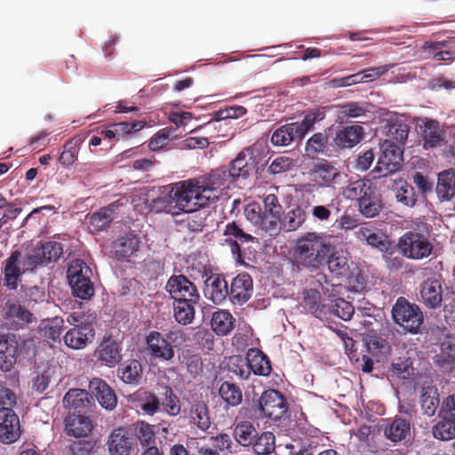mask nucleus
<instances>
[{"mask_svg":"<svg viewBox=\"0 0 455 455\" xmlns=\"http://www.w3.org/2000/svg\"><path fill=\"white\" fill-rule=\"evenodd\" d=\"M235 181L226 166L212 170L198 178L176 182L175 199L180 206H208L218 200L222 190Z\"/></svg>","mask_w":455,"mask_h":455,"instance_id":"obj_1","label":"nucleus"},{"mask_svg":"<svg viewBox=\"0 0 455 455\" xmlns=\"http://www.w3.org/2000/svg\"><path fill=\"white\" fill-rule=\"evenodd\" d=\"M260 198L262 204L258 202L248 204L244 208V215L258 229L270 235H276L282 226L283 206L273 193L264 194Z\"/></svg>","mask_w":455,"mask_h":455,"instance_id":"obj_2","label":"nucleus"},{"mask_svg":"<svg viewBox=\"0 0 455 455\" xmlns=\"http://www.w3.org/2000/svg\"><path fill=\"white\" fill-rule=\"evenodd\" d=\"M332 246L315 232H308L297 239L293 247V259L299 266L311 271L323 266Z\"/></svg>","mask_w":455,"mask_h":455,"instance_id":"obj_3","label":"nucleus"},{"mask_svg":"<svg viewBox=\"0 0 455 455\" xmlns=\"http://www.w3.org/2000/svg\"><path fill=\"white\" fill-rule=\"evenodd\" d=\"M176 190V184H172L171 189L165 197L154 200L155 207L173 216L180 212L187 213L186 218L180 220L181 223L192 232H201L206 226V219L209 215L208 211L205 210L207 206L197 207L196 205V207H184L182 209V206H180L175 199Z\"/></svg>","mask_w":455,"mask_h":455,"instance_id":"obj_4","label":"nucleus"},{"mask_svg":"<svg viewBox=\"0 0 455 455\" xmlns=\"http://www.w3.org/2000/svg\"><path fill=\"white\" fill-rule=\"evenodd\" d=\"M184 332L172 330L163 335L157 331H150L145 337L146 349L153 359L169 362L174 358L175 350L172 345L177 340H184Z\"/></svg>","mask_w":455,"mask_h":455,"instance_id":"obj_5","label":"nucleus"},{"mask_svg":"<svg viewBox=\"0 0 455 455\" xmlns=\"http://www.w3.org/2000/svg\"><path fill=\"white\" fill-rule=\"evenodd\" d=\"M92 269L81 259L72 261L67 276L75 297L89 299L94 295V286L91 281Z\"/></svg>","mask_w":455,"mask_h":455,"instance_id":"obj_6","label":"nucleus"},{"mask_svg":"<svg viewBox=\"0 0 455 455\" xmlns=\"http://www.w3.org/2000/svg\"><path fill=\"white\" fill-rule=\"evenodd\" d=\"M392 317L395 323L411 333H417L423 323V314L415 304L400 297L392 308Z\"/></svg>","mask_w":455,"mask_h":455,"instance_id":"obj_7","label":"nucleus"},{"mask_svg":"<svg viewBox=\"0 0 455 455\" xmlns=\"http://www.w3.org/2000/svg\"><path fill=\"white\" fill-rule=\"evenodd\" d=\"M398 247L403 256L411 259H422L428 257L433 245L428 239L419 232L407 231L398 241Z\"/></svg>","mask_w":455,"mask_h":455,"instance_id":"obj_8","label":"nucleus"},{"mask_svg":"<svg viewBox=\"0 0 455 455\" xmlns=\"http://www.w3.org/2000/svg\"><path fill=\"white\" fill-rule=\"evenodd\" d=\"M288 403L284 395L275 389H268L264 391L257 405L260 418H267L274 421H277L288 411Z\"/></svg>","mask_w":455,"mask_h":455,"instance_id":"obj_9","label":"nucleus"},{"mask_svg":"<svg viewBox=\"0 0 455 455\" xmlns=\"http://www.w3.org/2000/svg\"><path fill=\"white\" fill-rule=\"evenodd\" d=\"M380 148L381 155L374 170L379 173V176L386 177L400 169L403 162V148L402 145L390 140H385Z\"/></svg>","mask_w":455,"mask_h":455,"instance_id":"obj_10","label":"nucleus"},{"mask_svg":"<svg viewBox=\"0 0 455 455\" xmlns=\"http://www.w3.org/2000/svg\"><path fill=\"white\" fill-rule=\"evenodd\" d=\"M259 154L254 146L243 148L237 156L226 166L235 180L239 178L247 179L257 171Z\"/></svg>","mask_w":455,"mask_h":455,"instance_id":"obj_11","label":"nucleus"},{"mask_svg":"<svg viewBox=\"0 0 455 455\" xmlns=\"http://www.w3.org/2000/svg\"><path fill=\"white\" fill-rule=\"evenodd\" d=\"M63 254V246L56 241L40 243L34 249L33 253L25 257L27 269H35L41 264L56 262Z\"/></svg>","mask_w":455,"mask_h":455,"instance_id":"obj_12","label":"nucleus"},{"mask_svg":"<svg viewBox=\"0 0 455 455\" xmlns=\"http://www.w3.org/2000/svg\"><path fill=\"white\" fill-rule=\"evenodd\" d=\"M340 178V172L334 162L321 160L314 164L308 172V179L321 188H331Z\"/></svg>","mask_w":455,"mask_h":455,"instance_id":"obj_13","label":"nucleus"},{"mask_svg":"<svg viewBox=\"0 0 455 455\" xmlns=\"http://www.w3.org/2000/svg\"><path fill=\"white\" fill-rule=\"evenodd\" d=\"M166 291L174 300L199 301L196 284L184 275H172L165 285Z\"/></svg>","mask_w":455,"mask_h":455,"instance_id":"obj_14","label":"nucleus"},{"mask_svg":"<svg viewBox=\"0 0 455 455\" xmlns=\"http://www.w3.org/2000/svg\"><path fill=\"white\" fill-rule=\"evenodd\" d=\"M25 257L22 259V252L19 250L13 251L5 259L4 267V285L10 290H16L21 282L23 274L34 269H27Z\"/></svg>","mask_w":455,"mask_h":455,"instance_id":"obj_15","label":"nucleus"},{"mask_svg":"<svg viewBox=\"0 0 455 455\" xmlns=\"http://www.w3.org/2000/svg\"><path fill=\"white\" fill-rule=\"evenodd\" d=\"M201 275L202 278L205 277V298L216 305L221 304L228 297L229 287L225 277L220 274L208 275L205 266Z\"/></svg>","mask_w":455,"mask_h":455,"instance_id":"obj_16","label":"nucleus"},{"mask_svg":"<svg viewBox=\"0 0 455 455\" xmlns=\"http://www.w3.org/2000/svg\"><path fill=\"white\" fill-rule=\"evenodd\" d=\"M133 445V435L124 427L112 430L107 440L108 451L110 455H131Z\"/></svg>","mask_w":455,"mask_h":455,"instance_id":"obj_17","label":"nucleus"},{"mask_svg":"<svg viewBox=\"0 0 455 455\" xmlns=\"http://www.w3.org/2000/svg\"><path fill=\"white\" fill-rule=\"evenodd\" d=\"M20 436V425L17 414L12 408H0V442L5 444L15 443Z\"/></svg>","mask_w":455,"mask_h":455,"instance_id":"obj_18","label":"nucleus"},{"mask_svg":"<svg viewBox=\"0 0 455 455\" xmlns=\"http://www.w3.org/2000/svg\"><path fill=\"white\" fill-rule=\"evenodd\" d=\"M252 290L251 277L247 273H242L232 280L228 290V298L233 304L243 305L251 299Z\"/></svg>","mask_w":455,"mask_h":455,"instance_id":"obj_19","label":"nucleus"},{"mask_svg":"<svg viewBox=\"0 0 455 455\" xmlns=\"http://www.w3.org/2000/svg\"><path fill=\"white\" fill-rule=\"evenodd\" d=\"M93 402L92 395L84 389H70L63 397L62 403L70 413H88Z\"/></svg>","mask_w":455,"mask_h":455,"instance_id":"obj_20","label":"nucleus"},{"mask_svg":"<svg viewBox=\"0 0 455 455\" xmlns=\"http://www.w3.org/2000/svg\"><path fill=\"white\" fill-rule=\"evenodd\" d=\"M419 300L428 308L439 307L443 301L441 282L435 278H427L419 285Z\"/></svg>","mask_w":455,"mask_h":455,"instance_id":"obj_21","label":"nucleus"},{"mask_svg":"<svg viewBox=\"0 0 455 455\" xmlns=\"http://www.w3.org/2000/svg\"><path fill=\"white\" fill-rule=\"evenodd\" d=\"M94 329L90 325H78L70 328L64 335V343L73 349H83L94 339Z\"/></svg>","mask_w":455,"mask_h":455,"instance_id":"obj_22","label":"nucleus"},{"mask_svg":"<svg viewBox=\"0 0 455 455\" xmlns=\"http://www.w3.org/2000/svg\"><path fill=\"white\" fill-rule=\"evenodd\" d=\"M140 238L133 232H129L111 243V252L117 260L125 259L138 251Z\"/></svg>","mask_w":455,"mask_h":455,"instance_id":"obj_23","label":"nucleus"},{"mask_svg":"<svg viewBox=\"0 0 455 455\" xmlns=\"http://www.w3.org/2000/svg\"><path fill=\"white\" fill-rule=\"evenodd\" d=\"M409 131V125L397 116H390L382 126V133L387 137L386 140H390V141L402 146L407 140Z\"/></svg>","mask_w":455,"mask_h":455,"instance_id":"obj_24","label":"nucleus"},{"mask_svg":"<svg viewBox=\"0 0 455 455\" xmlns=\"http://www.w3.org/2000/svg\"><path fill=\"white\" fill-rule=\"evenodd\" d=\"M89 388L103 408L109 411L116 408L117 404L116 395L106 381L94 378L90 381Z\"/></svg>","mask_w":455,"mask_h":455,"instance_id":"obj_25","label":"nucleus"},{"mask_svg":"<svg viewBox=\"0 0 455 455\" xmlns=\"http://www.w3.org/2000/svg\"><path fill=\"white\" fill-rule=\"evenodd\" d=\"M419 130L426 149L440 147L444 141V131L435 120L426 118L419 124Z\"/></svg>","mask_w":455,"mask_h":455,"instance_id":"obj_26","label":"nucleus"},{"mask_svg":"<svg viewBox=\"0 0 455 455\" xmlns=\"http://www.w3.org/2000/svg\"><path fill=\"white\" fill-rule=\"evenodd\" d=\"M355 236L358 240L365 242L368 245L382 252H390L394 248L393 243L385 234L367 227H361L355 232Z\"/></svg>","mask_w":455,"mask_h":455,"instance_id":"obj_27","label":"nucleus"},{"mask_svg":"<svg viewBox=\"0 0 455 455\" xmlns=\"http://www.w3.org/2000/svg\"><path fill=\"white\" fill-rule=\"evenodd\" d=\"M411 423L409 419L395 417L386 424L384 427L385 437L392 443L406 442L411 437Z\"/></svg>","mask_w":455,"mask_h":455,"instance_id":"obj_28","label":"nucleus"},{"mask_svg":"<svg viewBox=\"0 0 455 455\" xmlns=\"http://www.w3.org/2000/svg\"><path fill=\"white\" fill-rule=\"evenodd\" d=\"M87 413H70L66 418V430L68 435L75 437L87 436L92 430V423Z\"/></svg>","mask_w":455,"mask_h":455,"instance_id":"obj_29","label":"nucleus"},{"mask_svg":"<svg viewBox=\"0 0 455 455\" xmlns=\"http://www.w3.org/2000/svg\"><path fill=\"white\" fill-rule=\"evenodd\" d=\"M363 133V129L360 125L345 126L336 133L333 141L341 149L351 148L360 142Z\"/></svg>","mask_w":455,"mask_h":455,"instance_id":"obj_30","label":"nucleus"},{"mask_svg":"<svg viewBox=\"0 0 455 455\" xmlns=\"http://www.w3.org/2000/svg\"><path fill=\"white\" fill-rule=\"evenodd\" d=\"M435 364L444 371H451L455 364V337L447 335L440 344Z\"/></svg>","mask_w":455,"mask_h":455,"instance_id":"obj_31","label":"nucleus"},{"mask_svg":"<svg viewBox=\"0 0 455 455\" xmlns=\"http://www.w3.org/2000/svg\"><path fill=\"white\" fill-rule=\"evenodd\" d=\"M17 343L9 339L8 336L0 335V369L10 371L17 362Z\"/></svg>","mask_w":455,"mask_h":455,"instance_id":"obj_32","label":"nucleus"},{"mask_svg":"<svg viewBox=\"0 0 455 455\" xmlns=\"http://www.w3.org/2000/svg\"><path fill=\"white\" fill-rule=\"evenodd\" d=\"M246 362L255 375L268 376L271 372L269 358L258 348H250L246 355Z\"/></svg>","mask_w":455,"mask_h":455,"instance_id":"obj_33","label":"nucleus"},{"mask_svg":"<svg viewBox=\"0 0 455 455\" xmlns=\"http://www.w3.org/2000/svg\"><path fill=\"white\" fill-rule=\"evenodd\" d=\"M97 352L99 361L109 367L117 364L122 358L119 343L111 339L103 340Z\"/></svg>","mask_w":455,"mask_h":455,"instance_id":"obj_34","label":"nucleus"},{"mask_svg":"<svg viewBox=\"0 0 455 455\" xmlns=\"http://www.w3.org/2000/svg\"><path fill=\"white\" fill-rule=\"evenodd\" d=\"M419 403L425 415L434 416L442 403L438 389L435 386L423 387L419 395Z\"/></svg>","mask_w":455,"mask_h":455,"instance_id":"obj_35","label":"nucleus"},{"mask_svg":"<svg viewBox=\"0 0 455 455\" xmlns=\"http://www.w3.org/2000/svg\"><path fill=\"white\" fill-rule=\"evenodd\" d=\"M143 368L140 361L132 359L121 363L117 375L121 380L129 385H138L142 378Z\"/></svg>","mask_w":455,"mask_h":455,"instance_id":"obj_36","label":"nucleus"},{"mask_svg":"<svg viewBox=\"0 0 455 455\" xmlns=\"http://www.w3.org/2000/svg\"><path fill=\"white\" fill-rule=\"evenodd\" d=\"M302 139L295 123H291L277 128L271 136V142L275 146L285 147Z\"/></svg>","mask_w":455,"mask_h":455,"instance_id":"obj_37","label":"nucleus"},{"mask_svg":"<svg viewBox=\"0 0 455 455\" xmlns=\"http://www.w3.org/2000/svg\"><path fill=\"white\" fill-rule=\"evenodd\" d=\"M258 431L250 420H240L234 423L233 437L243 447H250L257 437Z\"/></svg>","mask_w":455,"mask_h":455,"instance_id":"obj_38","label":"nucleus"},{"mask_svg":"<svg viewBox=\"0 0 455 455\" xmlns=\"http://www.w3.org/2000/svg\"><path fill=\"white\" fill-rule=\"evenodd\" d=\"M235 319L228 310H218L212 314L211 326L219 336L229 334L235 328Z\"/></svg>","mask_w":455,"mask_h":455,"instance_id":"obj_39","label":"nucleus"},{"mask_svg":"<svg viewBox=\"0 0 455 455\" xmlns=\"http://www.w3.org/2000/svg\"><path fill=\"white\" fill-rule=\"evenodd\" d=\"M218 393L225 403V408L237 407L243 402V392L239 386L230 381H223Z\"/></svg>","mask_w":455,"mask_h":455,"instance_id":"obj_40","label":"nucleus"},{"mask_svg":"<svg viewBox=\"0 0 455 455\" xmlns=\"http://www.w3.org/2000/svg\"><path fill=\"white\" fill-rule=\"evenodd\" d=\"M84 140L85 136L84 134H78L65 142L59 157L61 165L68 167L77 160L80 146Z\"/></svg>","mask_w":455,"mask_h":455,"instance_id":"obj_41","label":"nucleus"},{"mask_svg":"<svg viewBox=\"0 0 455 455\" xmlns=\"http://www.w3.org/2000/svg\"><path fill=\"white\" fill-rule=\"evenodd\" d=\"M375 187L372 186L369 180H357L350 181L343 188V196L349 200H355L359 204L367 195L371 192Z\"/></svg>","mask_w":455,"mask_h":455,"instance_id":"obj_42","label":"nucleus"},{"mask_svg":"<svg viewBox=\"0 0 455 455\" xmlns=\"http://www.w3.org/2000/svg\"><path fill=\"white\" fill-rule=\"evenodd\" d=\"M436 193L443 201L450 200L455 196V172L452 169L439 173Z\"/></svg>","mask_w":455,"mask_h":455,"instance_id":"obj_43","label":"nucleus"},{"mask_svg":"<svg viewBox=\"0 0 455 455\" xmlns=\"http://www.w3.org/2000/svg\"><path fill=\"white\" fill-rule=\"evenodd\" d=\"M117 206L110 204L106 207L100 208L98 212L90 217V227L93 232L104 230L114 220V213Z\"/></svg>","mask_w":455,"mask_h":455,"instance_id":"obj_44","label":"nucleus"},{"mask_svg":"<svg viewBox=\"0 0 455 455\" xmlns=\"http://www.w3.org/2000/svg\"><path fill=\"white\" fill-rule=\"evenodd\" d=\"M4 316L5 319H10L23 323H30L33 322V314L23 307L20 303L15 300L9 299L4 307Z\"/></svg>","mask_w":455,"mask_h":455,"instance_id":"obj_45","label":"nucleus"},{"mask_svg":"<svg viewBox=\"0 0 455 455\" xmlns=\"http://www.w3.org/2000/svg\"><path fill=\"white\" fill-rule=\"evenodd\" d=\"M199 301L174 300L173 313L177 323L187 325L192 323L195 318V305Z\"/></svg>","mask_w":455,"mask_h":455,"instance_id":"obj_46","label":"nucleus"},{"mask_svg":"<svg viewBox=\"0 0 455 455\" xmlns=\"http://www.w3.org/2000/svg\"><path fill=\"white\" fill-rule=\"evenodd\" d=\"M250 447L256 455H268L275 449V435L270 431L258 432Z\"/></svg>","mask_w":455,"mask_h":455,"instance_id":"obj_47","label":"nucleus"},{"mask_svg":"<svg viewBox=\"0 0 455 455\" xmlns=\"http://www.w3.org/2000/svg\"><path fill=\"white\" fill-rule=\"evenodd\" d=\"M380 196L377 193L376 188L368 192V195L358 204L360 212L366 218H373L382 210Z\"/></svg>","mask_w":455,"mask_h":455,"instance_id":"obj_48","label":"nucleus"},{"mask_svg":"<svg viewBox=\"0 0 455 455\" xmlns=\"http://www.w3.org/2000/svg\"><path fill=\"white\" fill-rule=\"evenodd\" d=\"M432 435L435 439L450 441L455 438V420L446 417H439V420L432 427Z\"/></svg>","mask_w":455,"mask_h":455,"instance_id":"obj_49","label":"nucleus"},{"mask_svg":"<svg viewBox=\"0 0 455 455\" xmlns=\"http://www.w3.org/2000/svg\"><path fill=\"white\" fill-rule=\"evenodd\" d=\"M329 137L325 132H316L307 141L305 150L308 156L315 157L328 151Z\"/></svg>","mask_w":455,"mask_h":455,"instance_id":"obj_50","label":"nucleus"},{"mask_svg":"<svg viewBox=\"0 0 455 455\" xmlns=\"http://www.w3.org/2000/svg\"><path fill=\"white\" fill-rule=\"evenodd\" d=\"M190 417L198 428L206 431L211 427V419L207 404L203 401L192 404Z\"/></svg>","mask_w":455,"mask_h":455,"instance_id":"obj_51","label":"nucleus"},{"mask_svg":"<svg viewBox=\"0 0 455 455\" xmlns=\"http://www.w3.org/2000/svg\"><path fill=\"white\" fill-rule=\"evenodd\" d=\"M306 219L305 210L300 206H296L284 215L283 221L281 220V228L287 232L295 231L302 226Z\"/></svg>","mask_w":455,"mask_h":455,"instance_id":"obj_52","label":"nucleus"},{"mask_svg":"<svg viewBox=\"0 0 455 455\" xmlns=\"http://www.w3.org/2000/svg\"><path fill=\"white\" fill-rule=\"evenodd\" d=\"M322 296L316 289H307L303 292V307L315 316L321 317L324 306L321 304Z\"/></svg>","mask_w":455,"mask_h":455,"instance_id":"obj_53","label":"nucleus"},{"mask_svg":"<svg viewBox=\"0 0 455 455\" xmlns=\"http://www.w3.org/2000/svg\"><path fill=\"white\" fill-rule=\"evenodd\" d=\"M156 433L155 426L145 421H140L137 425L136 436L140 445L145 449L157 447L156 445Z\"/></svg>","mask_w":455,"mask_h":455,"instance_id":"obj_54","label":"nucleus"},{"mask_svg":"<svg viewBox=\"0 0 455 455\" xmlns=\"http://www.w3.org/2000/svg\"><path fill=\"white\" fill-rule=\"evenodd\" d=\"M325 117V110L323 108H316L309 109L301 122H295L301 136L305 135L313 128L316 122L322 121Z\"/></svg>","mask_w":455,"mask_h":455,"instance_id":"obj_55","label":"nucleus"},{"mask_svg":"<svg viewBox=\"0 0 455 455\" xmlns=\"http://www.w3.org/2000/svg\"><path fill=\"white\" fill-rule=\"evenodd\" d=\"M328 310L331 314L344 321L350 320L355 313L354 306L342 298L332 299L329 304Z\"/></svg>","mask_w":455,"mask_h":455,"instance_id":"obj_56","label":"nucleus"},{"mask_svg":"<svg viewBox=\"0 0 455 455\" xmlns=\"http://www.w3.org/2000/svg\"><path fill=\"white\" fill-rule=\"evenodd\" d=\"M330 272L336 277L347 276L348 273V263L346 257L338 255L331 251L326 262Z\"/></svg>","mask_w":455,"mask_h":455,"instance_id":"obj_57","label":"nucleus"},{"mask_svg":"<svg viewBox=\"0 0 455 455\" xmlns=\"http://www.w3.org/2000/svg\"><path fill=\"white\" fill-rule=\"evenodd\" d=\"M223 235L227 237L226 239L237 240L241 243L253 242L254 237L246 233L242 225L236 221L228 222L226 225Z\"/></svg>","mask_w":455,"mask_h":455,"instance_id":"obj_58","label":"nucleus"},{"mask_svg":"<svg viewBox=\"0 0 455 455\" xmlns=\"http://www.w3.org/2000/svg\"><path fill=\"white\" fill-rule=\"evenodd\" d=\"M392 374L404 380L413 379L415 372L410 358H398L392 363Z\"/></svg>","mask_w":455,"mask_h":455,"instance_id":"obj_59","label":"nucleus"},{"mask_svg":"<svg viewBox=\"0 0 455 455\" xmlns=\"http://www.w3.org/2000/svg\"><path fill=\"white\" fill-rule=\"evenodd\" d=\"M180 363L186 368L188 373L194 379L203 371L202 358L197 354H192L188 351L182 355Z\"/></svg>","mask_w":455,"mask_h":455,"instance_id":"obj_60","label":"nucleus"},{"mask_svg":"<svg viewBox=\"0 0 455 455\" xmlns=\"http://www.w3.org/2000/svg\"><path fill=\"white\" fill-rule=\"evenodd\" d=\"M164 389L165 397L161 403L164 411L170 416L179 415L180 413V402L179 397L171 387H166Z\"/></svg>","mask_w":455,"mask_h":455,"instance_id":"obj_61","label":"nucleus"},{"mask_svg":"<svg viewBox=\"0 0 455 455\" xmlns=\"http://www.w3.org/2000/svg\"><path fill=\"white\" fill-rule=\"evenodd\" d=\"M395 197L398 202L406 206H413L416 203L414 188L407 182L403 183L397 189Z\"/></svg>","mask_w":455,"mask_h":455,"instance_id":"obj_62","label":"nucleus"},{"mask_svg":"<svg viewBox=\"0 0 455 455\" xmlns=\"http://www.w3.org/2000/svg\"><path fill=\"white\" fill-rule=\"evenodd\" d=\"M146 125L144 121L120 122L112 124L111 127L115 129L116 136H124L140 131Z\"/></svg>","mask_w":455,"mask_h":455,"instance_id":"obj_63","label":"nucleus"},{"mask_svg":"<svg viewBox=\"0 0 455 455\" xmlns=\"http://www.w3.org/2000/svg\"><path fill=\"white\" fill-rule=\"evenodd\" d=\"M294 165L293 160L285 156L275 158L268 166V172L272 174H280L291 170Z\"/></svg>","mask_w":455,"mask_h":455,"instance_id":"obj_64","label":"nucleus"}]
</instances>
